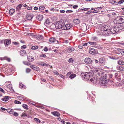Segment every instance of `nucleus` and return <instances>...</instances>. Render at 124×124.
<instances>
[{
    "instance_id": "obj_5",
    "label": "nucleus",
    "mask_w": 124,
    "mask_h": 124,
    "mask_svg": "<svg viewBox=\"0 0 124 124\" xmlns=\"http://www.w3.org/2000/svg\"><path fill=\"white\" fill-rule=\"evenodd\" d=\"M5 45L6 46H8L11 43V40L9 39H7L3 41Z\"/></svg>"
},
{
    "instance_id": "obj_21",
    "label": "nucleus",
    "mask_w": 124,
    "mask_h": 124,
    "mask_svg": "<svg viewBox=\"0 0 124 124\" xmlns=\"http://www.w3.org/2000/svg\"><path fill=\"white\" fill-rule=\"evenodd\" d=\"M23 5L22 4H19L16 7V9L17 11H19L20 10L21 7Z\"/></svg>"
},
{
    "instance_id": "obj_47",
    "label": "nucleus",
    "mask_w": 124,
    "mask_h": 124,
    "mask_svg": "<svg viewBox=\"0 0 124 124\" xmlns=\"http://www.w3.org/2000/svg\"><path fill=\"white\" fill-rule=\"evenodd\" d=\"M124 2V0H120L118 2V4H121L123 3Z\"/></svg>"
},
{
    "instance_id": "obj_12",
    "label": "nucleus",
    "mask_w": 124,
    "mask_h": 124,
    "mask_svg": "<svg viewBox=\"0 0 124 124\" xmlns=\"http://www.w3.org/2000/svg\"><path fill=\"white\" fill-rule=\"evenodd\" d=\"M89 53L90 54H97V53L95 50L93 48H91L90 50Z\"/></svg>"
},
{
    "instance_id": "obj_20",
    "label": "nucleus",
    "mask_w": 124,
    "mask_h": 124,
    "mask_svg": "<svg viewBox=\"0 0 124 124\" xmlns=\"http://www.w3.org/2000/svg\"><path fill=\"white\" fill-rule=\"evenodd\" d=\"M9 96H6L4 97V98H3L1 100L5 101H8L9 100Z\"/></svg>"
},
{
    "instance_id": "obj_7",
    "label": "nucleus",
    "mask_w": 124,
    "mask_h": 124,
    "mask_svg": "<svg viewBox=\"0 0 124 124\" xmlns=\"http://www.w3.org/2000/svg\"><path fill=\"white\" fill-rule=\"evenodd\" d=\"M110 27L109 26L107 25H104L103 27V28H102L101 31H107L108 30H110Z\"/></svg>"
},
{
    "instance_id": "obj_32",
    "label": "nucleus",
    "mask_w": 124,
    "mask_h": 124,
    "mask_svg": "<svg viewBox=\"0 0 124 124\" xmlns=\"http://www.w3.org/2000/svg\"><path fill=\"white\" fill-rule=\"evenodd\" d=\"M38 64L40 65L45 66V63L43 62H39L38 63Z\"/></svg>"
},
{
    "instance_id": "obj_61",
    "label": "nucleus",
    "mask_w": 124,
    "mask_h": 124,
    "mask_svg": "<svg viewBox=\"0 0 124 124\" xmlns=\"http://www.w3.org/2000/svg\"><path fill=\"white\" fill-rule=\"evenodd\" d=\"M97 11L95 10V9H94V10L93 11H92V13H95L97 12Z\"/></svg>"
},
{
    "instance_id": "obj_18",
    "label": "nucleus",
    "mask_w": 124,
    "mask_h": 124,
    "mask_svg": "<svg viewBox=\"0 0 124 124\" xmlns=\"http://www.w3.org/2000/svg\"><path fill=\"white\" fill-rule=\"evenodd\" d=\"M107 75L105 74V76H103L101 78L100 80V81H102L105 80H107Z\"/></svg>"
},
{
    "instance_id": "obj_59",
    "label": "nucleus",
    "mask_w": 124,
    "mask_h": 124,
    "mask_svg": "<svg viewBox=\"0 0 124 124\" xmlns=\"http://www.w3.org/2000/svg\"><path fill=\"white\" fill-rule=\"evenodd\" d=\"M97 38L96 37H93L92 38V39L93 40H96L97 39Z\"/></svg>"
},
{
    "instance_id": "obj_16",
    "label": "nucleus",
    "mask_w": 124,
    "mask_h": 124,
    "mask_svg": "<svg viewBox=\"0 0 124 124\" xmlns=\"http://www.w3.org/2000/svg\"><path fill=\"white\" fill-rule=\"evenodd\" d=\"M37 18L39 21L42 20L43 19V16L42 15H39L37 17Z\"/></svg>"
},
{
    "instance_id": "obj_53",
    "label": "nucleus",
    "mask_w": 124,
    "mask_h": 124,
    "mask_svg": "<svg viewBox=\"0 0 124 124\" xmlns=\"http://www.w3.org/2000/svg\"><path fill=\"white\" fill-rule=\"evenodd\" d=\"M88 44L86 43H84L82 44V45L84 46H86L88 45Z\"/></svg>"
},
{
    "instance_id": "obj_2",
    "label": "nucleus",
    "mask_w": 124,
    "mask_h": 124,
    "mask_svg": "<svg viewBox=\"0 0 124 124\" xmlns=\"http://www.w3.org/2000/svg\"><path fill=\"white\" fill-rule=\"evenodd\" d=\"M124 26L123 25H118L116 26L112 27L111 29H110V33L115 34L118 32H120V31L124 28Z\"/></svg>"
},
{
    "instance_id": "obj_42",
    "label": "nucleus",
    "mask_w": 124,
    "mask_h": 124,
    "mask_svg": "<svg viewBox=\"0 0 124 124\" xmlns=\"http://www.w3.org/2000/svg\"><path fill=\"white\" fill-rule=\"evenodd\" d=\"M73 12V11L71 10H68L66 11V12L67 13H71Z\"/></svg>"
},
{
    "instance_id": "obj_48",
    "label": "nucleus",
    "mask_w": 124,
    "mask_h": 124,
    "mask_svg": "<svg viewBox=\"0 0 124 124\" xmlns=\"http://www.w3.org/2000/svg\"><path fill=\"white\" fill-rule=\"evenodd\" d=\"M19 85L20 87H21L20 86H21L23 88H24L25 87V86L24 85L21 83H20L19 84Z\"/></svg>"
},
{
    "instance_id": "obj_4",
    "label": "nucleus",
    "mask_w": 124,
    "mask_h": 124,
    "mask_svg": "<svg viewBox=\"0 0 124 124\" xmlns=\"http://www.w3.org/2000/svg\"><path fill=\"white\" fill-rule=\"evenodd\" d=\"M114 22L115 23L119 24L124 23V16H119L117 17L114 20Z\"/></svg>"
},
{
    "instance_id": "obj_62",
    "label": "nucleus",
    "mask_w": 124,
    "mask_h": 124,
    "mask_svg": "<svg viewBox=\"0 0 124 124\" xmlns=\"http://www.w3.org/2000/svg\"><path fill=\"white\" fill-rule=\"evenodd\" d=\"M6 60L8 62H10V59L9 58H7Z\"/></svg>"
},
{
    "instance_id": "obj_50",
    "label": "nucleus",
    "mask_w": 124,
    "mask_h": 124,
    "mask_svg": "<svg viewBox=\"0 0 124 124\" xmlns=\"http://www.w3.org/2000/svg\"><path fill=\"white\" fill-rule=\"evenodd\" d=\"M40 57L45 58L46 57V56L44 54H42L40 55Z\"/></svg>"
},
{
    "instance_id": "obj_10",
    "label": "nucleus",
    "mask_w": 124,
    "mask_h": 124,
    "mask_svg": "<svg viewBox=\"0 0 124 124\" xmlns=\"http://www.w3.org/2000/svg\"><path fill=\"white\" fill-rule=\"evenodd\" d=\"M102 33L103 34L106 36L110 35L111 33L110 31L109 30L103 31Z\"/></svg>"
},
{
    "instance_id": "obj_63",
    "label": "nucleus",
    "mask_w": 124,
    "mask_h": 124,
    "mask_svg": "<svg viewBox=\"0 0 124 124\" xmlns=\"http://www.w3.org/2000/svg\"><path fill=\"white\" fill-rule=\"evenodd\" d=\"M59 76L60 77H61L62 78H64V76L61 74Z\"/></svg>"
},
{
    "instance_id": "obj_33",
    "label": "nucleus",
    "mask_w": 124,
    "mask_h": 124,
    "mask_svg": "<svg viewBox=\"0 0 124 124\" xmlns=\"http://www.w3.org/2000/svg\"><path fill=\"white\" fill-rule=\"evenodd\" d=\"M74 22L75 23H76V24H78L79 23L80 21L78 19H76L74 20Z\"/></svg>"
},
{
    "instance_id": "obj_41",
    "label": "nucleus",
    "mask_w": 124,
    "mask_h": 124,
    "mask_svg": "<svg viewBox=\"0 0 124 124\" xmlns=\"http://www.w3.org/2000/svg\"><path fill=\"white\" fill-rule=\"evenodd\" d=\"M14 103L18 104H21V102L20 101L17 100H15L14 102Z\"/></svg>"
},
{
    "instance_id": "obj_28",
    "label": "nucleus",
    "mask_w": 124,
    "mask_h": 124,
    "mask_svg": "<svg viewBox=\"0 0 124 124\" xmlns=\"http://www.w3.org/2000/svg\"><path fill=\"white\" fill-rule=\"evenodd\" d=\"M76 76V75L75 74H71L69 77V78L71 79H73L75 78Z\"/></svg>"
},
{
    "instance_id": "obj_49",
    "label": "nucleus",
    "mask_w": 124,
    "mask_h": 124,
    "mask_svg": "<svg viewBox=\"0 0 124 124\" xmlns=\"http://www.w3.org/2000/svg\"><path fill=\"white\" fill-rule=\"evenodd\" d=\"M78 6L77 5H74L73 6V8L74 9H75L77 8H78Z\"/></svg>"
},
{
    "instance_id": "obj_26",
    "label": "nucleus",
    "mask_w": 124,
    "mask_h": 124,
    "mask_svg": "<svg viewBox=\"0 0 124 124\" xmlns=\"http://www.w3.org/2000/svg\"><path fill=\"white\" fill-rule=\"evenodd\" d=\"M50 23V22L48 19H47L44 23V24L46 26H47V24H49Z\"/></svg>"
},
{
    "instance_id": "obj_37",
    "label": "nucleus",
    "mask_w": 124,
    "mask_h": 124,
    "mask_svg": "<svg viewBox=\"0 0 124 124\" xmlns=\"http://www.w3.org/2000/svg\"><path fill=\"white\" fill-rule=\"evenodd\" d=\"M68 49L69 51V52H71L72 51H73L74 50V48L73 47L70 48H69Z\"/></svg>"
},
{
    "instance_id": "obj_40",
    "label": "nucleus",
    "mask_w": 124,
    "mask_h": 124,
    "mask_svg": "<svg viewBox=\"0 0 124 124\" xmlns=\"http://www.w3.org/2000/svg\"><path fill=\"white\" fill-rule=\"evenodd\" d=\"M35 121H36L37 123H40V120L38 118H35L34 119Z\"/></svg>"
},
{
    "instance_id": "obj_39",
    "label": "nucleus",
    "mask_w": 124,
    "mask_h": 124,
    "mask_svg": "<svg viewBox=\"0 0 124 124\" xmlns=\"http://www.w3.org/2000/svg\"><path fill=\"white\" fill-rule=\"evenodd\" d=\"M90 9V8H84V9H81V10H82V11H88Z\"/></svg>"
},
{
    "instance_id": "obj_14",
    "label": "nucleus",
    "mask_w": 124,
    "mask_h": 124,
    "mask_svg": "<svg viewBox=\"0 0 124 124\" xmlns=\"http://www.w3.org/2000/svg\"><path fill=\"white\" fill-rule=\"evenodd\" d=\"M20 54L22 56H24L26 54V51L24 50H20Z\"/></svg>"
},
{
    "instance_id": "obj_43",
    "label": "nucleus",
    "mask_w": 124,
    "mask_h": 124,
    "mask_svg": "<svg viewBox=\"0 0 124 124\" xmlns=\"http://www.w3.org/2000/svg\"><path fill=\"white\" fill-rule=\"evenodd\" d=\"M31 69H30L27 68L26 70V72L27 73H29L31 70Z\"/></svg>"
},
{
    "instance_id": "obj_30",
    "label": "nucleus",
    "mask_w": 124,
    "mask_h": 124,
    "mask_svg": "<svg viewBox=\"0 0 124 124\" xmlns=\"http://www.w3.org/2000/svg\"><path fill=\"white\" fill-rule=\"evenodd\" d=\"M45 8L44 6H40L39 8V10H41L44 9Z\"/></svg>"
},
{
    "instance_id": "obj_23",
    "label": "nucleus",
    "mask_w": 124,
    "mask_h": 124,
    "mask_svg": "<svg viewBox=\"0 0 124 124\" xmlns=\"http://www.w3.org/2000/svg\"><path fill=\"white\" fill-rule=\"evenodd\" d=\"M93 45H95V47L98 49L101 48L100 46H99V45L98 44H97L96 42H93Z\"/></svg>"
},
{
    "instance_id": "obj_55",
    "label": "nucleus",
    "mask_w": 124,
    "mask_h": 124,
    "mask_svg": "<svg viewBox=\"0 0 124 124\" xmlns=\"http://www.w3.org/2000/svg\"><path fill=\"white\" fill-rule=\"evenodd\" d=\"M54 73L57 75H58L59 74V73L57 71H54Z\"/></svg>"
},
{
    "instance_id": "obj_51",
    "label": "nucleus",
    "mask_w": 124,
    "mask_h": 124,
    "mask_svg": "<svg viewBox=\"0 0 124 124\" xmlns=\"http://www.w3.org/2000/svg\"><path fill=\"white\" fill-rule=\"evenodd\" d=\"M0 91L1 92H2L4 93L5 91L3 90V89L1 87H0Z\"/></svg>"
},
{
    "instance_id": "obj_9",
    "label": "nucleus",
    "mask_w": 124,
    "mask_h": 124,
    "mask_svg": "<svg viewBox=\"0 0 124 124\" xmlns=\"http://www.w3.org/2000/svg\"><path fill=\"white\" fill-rule=\"evenodd\" d=\"M108 81H109L108 80H106L103 81H100V84H101L102 85L105 86L107 84Z\"/></svg>"
},
{
    "instance_id": "obj_46",
    "label": "nucleus",
    "mask_w": 124,
    "mask_h": 124,
    "mask_svg": "<svg viewBox=\"0 0 124 124\" xmlns=\"http://www.w3.org/2000/svg\"><path fill=\"white\" fill-rule=\"evenodd\" d=\"M13 113V115L15 116H18V114L16 112H14Z\"/></svg>"
},
{
    "instance_id": "obj_35",
    "label": "nucleus",
    "mask_w": 124,
    "mask_h": 124,
    "mask_svg": "<svg viewBox=\"0 0 124 124\" xmlns=\"http://www.w3.org/2000/svg\"><path fill=\"white\" fill-rule=\"evenodd\" d=\"M23 63L24 64L27 65H31V63L27 62H23Z\"/></svg>"
},
{
    "instance_id": "obj_57",
    "label": "nucleus",
    "mask_w": 124,
    "mask_h": 124,
    "mask_svg": "<svg viewBox=\"0 0 124 124\" xmlns=\"http://www.w3.org/2000/svg\"><path fill=\"white\" fill-rule=\"evenodd\" d=\"M43 50L45 51H48V49L47 47H45L44 48Z\"/></svg>"
},
{
    "instance_id": "obj_54",
    "label": "nucleus",
    "mask_w": 124,
    "mask_h": 124,
    "mask_svg": "<svg viewBox=\"0 0 124 124\" xmlns=\"http://www.w3.org/2000/svg\"><path fill=\"white\" fill-rule=\"evenodd\" d=\"M26 45H24L21 47V48L22 49H25L26 48Z\"/></svg>"
},
{
    "instance_id": "obj_36",
    "label": "nucleus",
    "mask_w": 124,
    "mask_h": 124,
    "mask_svg": "<svg viewBox=\"0 0 124 124\" xmlns=\"http://www.w3.org/2000/svg\"><path fill=\"white\" fill-rule=\"evenodd\" d=\"M118 69L120 71H122L124 70V68L122 66H120L119 67Z\"/></svg>"
},
{
    "instance_id": "obj_45",
    "label": "nucleus",
    "mask_w": 124,
    "mask_h": 124,
    "mask_svg": "<svg viewBox=\"0 0 124 124\" xmlns=\"http://www.w3.org/2000/svg\"><path fill=\"white\" fill-rule=\"evenodd\" d=\"M32 7L31 6H27L26 8L28 10H30L31 9Z\"/></svg>"
},
{
    "instance_id": "obj_56",
    "label": "nucleus",
    "mask_w": 124,
    "mask_h": 124,
    "mask_svg": "<svg viewBox=\"0 0 124 124\" xmlns=\"http://www.w3.org/2000/svg\"><path fill=\"white\" fill-rule=\"evenodd\" d=\"M60 12L61 13H64L65 12V11L64 10H60Z\"/></svg>"
},
{
    "instance_id": "obj_3",
    "label": "nucleus",
    "mask_w": 124,
    "mask_h": 124,
    "mask_svg": "<svg viewBox=\"0 0 124 124\" xmlns=\"http://www.w3.org/2000/svg\"><path fill=\"white\" fill-rule=\"evenodd\" d=\"M90 73H88L86 72L85 73H82L81 74V76L83 78H84L86 79V80H88L90 79V80L91 82L95 80V78L93 76H90Z\"/></svg>"
},
{
    "instance_id": "obj_34",
    "label": "nucleus",
    "mask_w": 124,
    "mask_h": 124,
    "mask_svg": "<svg viewBox=\"0 0 124 124\" xmlns=\"http://www.w3.org/2000/svg\"><path fill=\"white\" fill-rule=\"evenodd\" d=\"M111 3H112L113 4L115 5H117L118 4V2H117L115 0L112 1L111 2Z\"/></svg>"
},
{
    "instance_id": "obj_6",
    "label": "nucleus",
    "mask_w": 124,
    "mask_h": 124,
    "mask_svg": "<svg viewBox=\"0 0 124 124\" xmlns=\"http://www.w3.org/2000/svg\"><path fill=\"white\" fill-rule=\"evenodd\" d=\"M84 62L88 64H91L92 62L91 59L89 58H86L85 59Z\"/></svg>"
},
{
    "instance_id": "obj_60",
    "label": "nucleus",
    "mask_w": 124,
    "mask_h": 124,
    "mask_svg": "<svg viewBox=\"0 0 124 124\" xmlns=\"http://www.w3.org/2000/svg\"><path fill=\"white\" fill-rule=\"evenodd\" d=\"M102 7H98L97 8H95L97 9H101L102 8Z\"/></svg>"
},
{
    "instance_id": "obj_1",
    "label": "nucleus",
    "mask_w": 124,
    "mask_h": 124,
    "mask_svg": "<svg viewBox=\"0 0 124 124\" xmlns=\"http://www.w3.org/2000/svg\"><path fill=\"white\" fill-rule=\"evenodd\" d=\"M64 21H62L57 22L54 25L56 29H59L61 28L62 30H69L71 27V26L69 24L64 25Z\"/></svg>"
},
{
    "instance_id": "obj_52",
    "label": "nucleus",
    "mask_w": 124,
    "mask_h": 124,
    "mask_svg": "<svg viewBox=\"0 0 124 124\" xmlns=\"http://www.w3.org/2000/svg\"><path fill=\"white\" fill-rule=\"evenodd\" d=\"M27 116V114L25 113H23L22 115L21 116L22 117L23 116Z\"/></svg>"
},
{
    "instance_id": "obj_25",
    "label": "nucleus",
    "mask_w": 124,
    "mask_h": 124,
    "mask_svg": "<svg viewBox=\"0 0 124 124\" xmlns=\"http://www.w3.org/2000/svg\"><path fill=\"white\" fill-rule=\"evenodd\" d=\"M37 39H40V40H42L43 38V36L42 35H38L37 37Z\"/></svg>"
},
{
    "instance_id": "obj_19",
    "label": "nucleus",
    "mask_w": 124,
    "mask_h": 124,
    "mask_svg": "<svg viewBox=\"0 0 124 124\" xmlns=\"http://www.w3.org/2000/svg\"><path fill=\"white\" fill-rule=\"evenodd\" d=\"M52 114L54 115L57 116H59L60 115L59 113L57 111H54V112H52Z\"/></svg>"
},
{
    "instance_id": "obj_22",
    "label": "nucleus",
    "mask_w": 124,
    "mask_h": 124,
    "mask_svg": "<svg viewBox=\"0 0 124 124\" xmlns=\"http://www.w3.org/2000/svg\"><path fill=\"white\" fill-rule=\"evenodd\" d=\"M6 111L9 113L12 114L13 113V110L11 109H6Z\"/></svg>"
},
{
    "instance_id": "obj_8",
    "label": "nucleus",
    "mask_w": 124,
    "mask_h": 124,
    "mask_svg": "<svg viewBox=\"0 0 124 124\" xmlns=\"http://www.w3.org/2000/svg\"><path fill=\"white\" fill-rule=\"evenodd\" d=\"M49 41L51 43H54L56 44H57L58 42V41L55 40V39L53 38H50L49 39Z\"/></svg>"
},
{
    "instance_id": "obj_38",
    "label": "nucleus",
    "mask_w": 124,
    "mask_h": 124,
    "mask_svg": "<svg viewBox=\"0 0 124 124\" xmlns=\"http://www.w3.org/2000/svg\"><path fill=\"white\" fill-rule=\"evenodd\" d=\"M22 106L25 109H28L27 108V106L26 104H23L22 105Z\"/></svg>"
},
{
    "instance_id": "obj_44",
    "label": "nucleus",
    "mask_w": 124,
    "mask_h": 124,
    "mask_svg": "<svg viewBox=\"0 0 124 124\" xmlns=\"http://www.w3.org/2000/svg\"><path fill=\"white\" fill-rule=\"evenodd\" d=\"M73 59L72 58H70L68 60V62H74Z\"/></svg>"
},
{
    "instance_id": "obj_31",
    "label": "nucleus",
    "mask_w": 124,
    "mask_h": 124,
    "mask_svg": "<svg viewBox=\"0 0 124 124\" xmlns=\"http://www.w3.org/2000/svg\"><path fill=\"white\" fill-rule=\"evenodd\" d=\"M38 46H34L31 47V48L33 50L37 49L38 48Z\"/></svg>"
},
{
    "instance_id": "obj_11",
    "label": "nucleus",
    "mask_w": 124,
    "mask_h": 124,
    "mask_svg": "<svg viewBox=\"0 0 124 124\" xmlns=\"http://www.w3.org/2000/svg\"><path fill=\"white\" fill-rule=\"evenodd\" d=\"M27 18L29 20H31L33 17V16L32 15L28 14L26 15Z\"/></svg>"
},
{
    "instance_id": "obj_17",
    "label": "nucleus",
    "mask_w": 124,
    "mask_h": 124,
    "mask_svg": "<svg viewBox=\"0 0 124 124\" xmlns=\"http://www.w3.org/2000/svg\"><path fill=\"white\" fill-rule=\"evenodd\" d=\"M27 59L29 62H31L34 60V58L31 56H28Z\"/></svg>"
},
{
    "instance_id": "obj_24",
    "label": "nucleus",
    "mask_w": 124,
    "mask_h": 124,
    "mask_svg": "<svg viewBox=\"0 0 124 124\" xmlns=\"http://www.w3.org/2000/svg\"><path fill=\"white\" fill-rule=\"evenodd\" d=\"M15 10L13 9H11L9 10V13L10 15H12L15 12Z\"/></svg>"
},
{
    "instance_id": "obj_15",
    "label": "nucleus",
    "mask_w": 124,
    "mask_h": 124,
    "mask_svg": "<svg viewBox=\"0 0 124 124\" xmlns=\"http://www.w3.org/2000/svg\"><path fill=\"white\" fill-rule=\"evenodd\" d=\"M99 61L101 63H104L105 62V60L102 57L100 58L99 59Z\"/></svg>"
},
{
    "instance_id": "obj_29",
    "label": "nucleus",
    "mask_w": 124,
    "mask_h": 124,
    "mask_svg": "<svg viewBox=\"0 0 124 124\" xmlns=\"http://www.w3.org/2000/svg\"><path fill=\"white\" fill-rule=\"evenodd\" d=\"M118 63L120 65H124V62L122 60H120L118 62Z\"/></svg>"
},
{
    "instance_id": "obj_58",
    "label": "nucleus",
    "mask_w": 124,
    "mask_h": 124,
    "mask_svg": "<svg viewBox=\"0 0 124 124\" xmlns=\"http://www.w3.org/2000/svg\"><path fill=\"white\" fill-rule=\"evenodd\" d=\"M92 13V11H91V10H90L89 11H88L87 12L86 14H90L91 13Z\"/></svg>"
},
{
    "instance_id": "obj_64",
    "label": "nucleus",
    "mask_w": 124,
    "mask_h": 124,
    "mask_svg": "<svg viewBox=\"0 0 124 124\" xmlns=\"http://www.w3.org/2000/svg\"><path fill=\"white\" fill-rule=\"evenodd\" d=\"M94 61V62H95V63H98V62H99V61L98 60H96V59H95Z\"/></svg>"
},
{
    "instance_id": "obj_13",
    "label": "nucleus",
    "mask_w": 124,
    "mask_h": 124,
    "mask_svg": "<svg viewBox=\"0 0 124 124\" xmlns=\"http://www.w3.org/2000/svg\"><path fill=\"white\" fill-rule=\"evenodd\" d=\"M30 67L33 70L36 71H38L39 70V68L36 66L33 65H31L30 66Z\"/></svg>"
},
{
    "instance_id": "obj_27",
    "label": "nucleus",
    "mask_w": 124,
    "mask_h": 124,
    "mask_svg": "<svg viewBox=\"0 0 124 124\" xmlns=\"http://www.w3.org/2000/svg\"><path fill=\"white\" fill-rule=\"evenodd\" d=\"M117 50L118 52H120L121 54H124V50H122L120 49H118Z\"/></svg>"
}]
</instances>
